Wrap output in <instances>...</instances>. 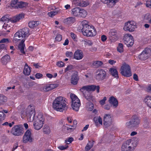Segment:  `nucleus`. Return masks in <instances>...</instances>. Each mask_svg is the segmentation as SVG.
I'll use <instances>...</instances> for the list:
<instances>
[{"label": "nucleus", "instance_id": "43", "mask_svg": "<svg viewBox=\"0 0 151 151\" xmlns=\"http://www.w3.org/2000/svg\"><path fill=\"white\" fill-rule=\"evenodd\" d=\"M5 117V114L2 111H0V121L4 120Z\"/></svg>", "mask_w": 151, "mask_h": 151}, {"label": "nucleus", "instance_id": "20", "mask_svg": "<svg viewBox=\"0 0 151 151\" xmlns=\"http://www.w3.org/2000/svg\"><path fill=\"white\" fill-rule=\"evenodd\" d=\"M24 17V15L23 14H20L17 15L10 19V21L14 23L19 21Z\"/></svg>", "mask_w": 151, "mask_h": 151}, {"label": "nucleus", "instance_id": "60", "mask_svg": "<svg viewBox=\"0 0 151 151\" xmlns=\"http://www.w3.org/2000/svg\"><path fill=\"white\" fill-rule=\"evenodd\" d=\"M101 40L103 42H104L106 41L107 39L106 36L104 35H103L101 36Z\"/></svg>", "mask_w": 151, "mask_h": 151}, {"label": "nucleus", "instance_id": "27", "mask_svg": "<svg viewBox=\"0 0 151 151\" xmlns=\"http://www.w3.org/2000/svg\"><path fill=\"white\" fill-rule=\"evenodd\" d=\"M143 21L145 23H151V14L149 13H147L145 14L143 19Z\"/></svg>", "mask_w": 151, "mask_h": 151}, {"label": "nucleus", "instance_id": "9", "mask_svg": "<svg viewBox=\"0 0 151 151\" xmlns=\"http://www.w3.org/2000/svg\"><path fill=\"white\" fill-rule=\"evenodd\" d=\"M24 133V129L22 125H16L12 127V133L15 136H20L22 135Z\"/></svg>", "mask_w": 151, "mask_h": 151}, {"label": "nucleus", "instance_id": "45", "mask_svg": "<svg viewBox=\"0 0 151 151\" xmlns=\"http://www.w3.org/2000/svg\"><path fill=\"white\" fill-rule=\"evenodd\" d=\"M70 97L71 99L72 103L74 102V100H76V98H78L73 93L70 94Z\"/></svg>", "mask_w": 151, "mask_h": 151}, {"label": "nucleus", "instance_id": "17", "mask_svg": "<svg viewBox=\"0 0 151 151\" xmlns=\"http://www.w3.org/2000/svg\"><path fill=\"white\" fill-rule=\"evenodd\" d=\"M58 84L56 83L47 84L42 87V90L44 91L47 92L57 87Z\"/></svg>", "mask_w": 151, "mask_h": 151}, {"label": "nucleus", "instance_id": "54", "mask_svg": "<svg viewBox=\"0 0 151 151\" xmlns=\"http://www.w3.org/2000/svg\"><path fill=\"white\" fill-rule=\"evenodd\" d=\"M10 19H9L6 16H4L1 18V21L3 22H9L10 21Z\"/></svg>", "mask_w": 151, "mask_h": 151}, {"label": "nucleus", "instance_id": "4", "mask_svg": "<svg viewBox=\"0 0 151 151\" xmlns=\"http://www.w3.org/2000/svg\"><path fill=\"white\" fill-rule=\"evenodd\" d=\"M82 24L83 27L81 30L83 35L87 37H92L96 35V31L94 27L89 24L87 21H83Z\"/></svg>", "mask_w": 151, "mask_h": 151}, {"label": "nucleus", "instance_id": "33", "mask_svg": "<svg viewBox=\"0 0 151 151\" xmlns=\"http://www.w3.org/2000/svg\"><path fill=\"white\" fill-rule=\"evenodd\" d=\"M75 102L72 103V107L73 110L78 111L79 109L80 106L81 105V103L77 102L75 104Z\"/></svg>", "mask_w": 151, "mask_h": 151}, {"label": "nucleus", "instance_id": "36", "mask_svg": "<svg viewBox=\"0 0 151 151\" xmlns=\"http://www.w3.org/2000/svg\"><path fill=\"white\" fill-rule=\"evenodd\" d=\"M93 104L92 102H88L87 103L86 108L87 110L91 111L93 110Z\"/></svg>", "mask_w": 151, "mask_h": 151}, {"label": "nucleus", "instance_id": "38", "mask_svg": "<svg viewBox=\"0 0 151 151\" xmlns=\"http://www.w3.org/2000/svg\"><path fill=\"white\" fill-rule=\"evenodd\" d=\"M75 21V18L73 17L68 18L64 20V22L68 24L73 23Z\"/></svg>", "mask_w": 151, "mask_h": 151}, {"label": "nucleus", "instance_id": "2", "mask_svg": "<svg viewBox=\"0 0 151 151\" xmlns=\"http://www.w3.org/2000/svg\"><path fill=\"white\" fill-rule=\"evenodd\" d=\"M22 114L23 116H27L29 117L30 122L35 120L39 122H42L43 123L45 120L44 116L42 113H39L35 118H34L35 112L33 109L32 108L31 106H29L25 112L22 113Z\"/></svg>", "mask_w": 151, "mask_h": 151}, {"label": "nucleus", "instance_id": "34", "mask_svg": "<svg viewBox=\"0 0 151 151\" xmlns=\"http://www.w3.org/2000/svg\"><path fill=\"white\" fill-rule=\"evenodd\" d=\"M93 141H89L85 147V150L88 151L93 147Z\"/></svg>", "mask_w": 151, "mask_h": 151}, {"label": "nucleus", "instance_id": "47", "mask_svg": "<svg viewBox=\"0 0 151 151\" xmlns=\"http://www.w3.org/2000/svg\"><path fill=\"white\" fill-rule=\"evenodd\" d=\"M43 131L45 134H49L50 132V128L49 127L47 126L43 129Z\"/></svg>", "mask_w": 151, "mask_h": 151}, {"label": "nucleus", "instance_id": "59", "mask_svg": "<svg viewBox=\"0 0 151 151\" xmlns=\"http://www.w3.org/2000/svg\"><path fill=\"white\" fill-rule=\"evenodd\" d=\"M9 42V40L7 39H3L0 41V43H4Z\"/></svg>", "mask_w": 151, "mask_h": 151}, {"label": "nucleus", "instance_id": "5", "mask_svg": "<svg viewBox=\"0 0 151 151\" xmlns=\"http://www.w3.org/2000/svg\"><path fill=\"white\" fill-rule=\"evenodd\" d=\"M137 143V140H134L133 139L128 140L123 144L122 150V151H132Z\"/></svg>", "mask_w": 151, "mask_h": 151}, {"label": "nucleus", "instance_id": "42", "mask_svg": "<svg viewBox=\"0 0 151 151\" xmlns=\"http://www.w3.org/2000/svg\"><path fill=\"white\" fill-rule=\"evenodd\" d=\"M117 50L118 52H122L123 51V44L122 43H119L117 48Z\"/></svg>", "mask_w": 151, "mask_h": 151}, {"label": "nucleus", "instance_id": "11", "mask_svg": "<svg viewBox=\"0 0 151 151\" xmlns=\"http://www.w3.org/2000/svg\"><path fill=\"white\" fill-rule=\"evenodd\" d=\"M106 76V71L103 69H99L96 70L95 78L98 81L104 79Z\"/></svg>", "mask_w": 151, "mask_h": 151}, {"label": "nucleus", "instance_id": "22", "mask_svg": "<svg viewBox=\"0 0 151 151\" xmlns=\"http://www.w3.org/2000/svg\"><path fill=\"white\" fill-rule=\"evenodd\" d=\"M83 57V53L81 50H78L75 52L74 58L75 59L80 60Z\"/></svg>", "mask_w": 151, "mask_h": 151}, {"label": "nucleus", "instance_id": "15", "mask_svg": "<svg viewBox=\"0 0 151 151\" xmlns=\"http://www.w3.org/2000/svg\"><path fill=\"white\" fill-rule=\"evenodd\" d=\"M33 138L32 133L29 130H27L25 133L23 137V141L24 143H26L32 141Z\"/></svg>", "mask_w": 151, "mask_h": 151}, {"label": "nucleus", "instance_id": "6", "mask_svg": "<svg viewBox=\"0 0 151 151\" xmlns=\"http://www.w3.org/2000/svg\"><path fill=\"white\" fill-rule=\"evenodd\" d=\"M141 122V118L137 115H133L129 121L126 123V126L128 127H138Z\"/></svg>", "mask_w": 151, "mask_h": 151}, {"label": "nucleus", "instance_id": "35", "mask_svg": "<svg viewBox=\"0 0 151 151\" xmlns=\"http://www.w3.org/2000/svg\"><path fill=\"white\" fill-rule=\"evenodd\" d=\"M111 74L115 77H118V73L116 69L114 68H111L110 70Z\"/></svg>", "mask_w": 151, "mask_h": 151}, {"label": "nucleus", "instance_id": "7", "mask_svg": "<svg viewBox=\"0 0 151 151\" xmlns=\"http://www.w3.org/2000/svg\"><path fill=\"white\" fill-rule=\"evenodd\" d=\"M120 73L122 76L129 77L132 76V72L130 66L125 63H123L120 69Z\"/></svg>", "mask_w": 151, "mask_h": 151}, {"label": "nucleus", "instance_id": "37", "mask_svg": "<svg viewBox=\"0 0 151 151\" xmlns=\"http://www.w3.org/2000/svg\"><path fill=\"white\" fill-rule=\"evenodd\" d=\"M87 15V12L84 9H81L79 12V17H85Z\"/></svg>", "mask_w": 151, "mask_h": 151}, {"label": "nucleus", "instance_id": "44", "mask_svg": "<svg viewBox=\"0 0 151 151\" xmlns=\"http://www.w3.org/2000/svg\"><path fill=\"white\" fill-rule=\"evenodd\" d=\"M73 140V137H69L65 140V143L68 145L71 143Z\"/></svg>", "mask_w": 151, "mask_h": 151}, {"label": "nucleus", "instance_id": "50", "mask_svg": "<svg viewBox=\"0 0 151 151\" xmlns=\"http://www.w3.org/2000/svg\"><path fill=\"white\" fill-rule=\"evenodd\" d=\"M57 13V12L55 11H53L49 12L48 13V16L50 17H52L55 15Z\"/></svg>", "mask_w": 151, "mask_h": 151}, {"label": "nucleus", "instance_id": "52", "mask_svg": "<svg viewBox=\"0 0 151 151\" xmlns=\"http://www.w3.org/2000/svg\"><path fill=\"white\" fill-rule=\"evenodd\" d=\"M84 95L85 98L88 101L92 99V96L89 93L87 96H86V94H84Z\"/></svg>", "mask_w": 151, "mask_h": 151}, {"label": "nucleus", "instance_id": "53", "mask_svg": "<svg viewBox=\"0 0 151 151\" xmlns=\"http://www.w3.org/2000/svg\"><path fill=\"white\" fill-rule=\"evenodd\" d=\"M107 100V98L106 97H104L103 99L100 101V103L101 105H103L105 104V101Z\"/></svg>", "mask_w": 151, "mask_h": 151}, {"label": "nucleus", "instance_id": "19", "mask_svg": "<svg viewBox=\"0 0 151 151\" xmlns=\"http://www.w3.org/2000/svg\"><path fill=\"white\" fill-rule=\"evenodd\" d=\"M102 2L107 4L109 7H112L118 2V0H101Z\"/></svg>", "mask_w": 151, "mask_h": 151}, {"label": "nucleus", "instance_id": "61", "mask_svg": "<svg viewBox=\"0 0 151 151\" xmlns=\"http://www.w3.org/2000/svg\"><path fill=\"white\" fill-rule=\"evenodd\" d=\"M71 35L72 38L74 40H76L77 38L76 35L73 33H71Z\"/></svg>", "mask_w": 151, "mask_h": 151}, {"label": "nucleus", "instance_id": "57", "mask_svg": "<svg viewBox=\"0 0 151 151\" xmlns=\"http://www.w3.org/2000/svg\"><path fill=\"white\" fill-rule=\"evenodd\" d=\"M73 68V67L72 65H68L65 70V72H66L67 71L72 69Z\"/></svg>", "mask_w": 151, "mask_h": 151}, {"label": "nucleus", "instance_id": "41", "mask_svg": "<svg viewBox=\"0 0 151 151\" xmlns=\"http://www.w3.org/2000/svg\"><path fill=\"white\" fill-rule=\"evenodd\" d=\"M73 126H70L67 124H66L65 125H64L63 126V128L64 129V131L68 130V131L69 130L73 129L72 127H73Z\"/></svg>", "mask_w": 151, "mask_h": 151}, {"label": "nucleus", "instance_id": "28", "mask_svg": "<svg viewBox=\"0 0 151 151\" xmlns=\"http://www.w3.org/2000/svg\"><path fill=\"white\" fill-rule=\"evenodd\" d=\"M94 121L95 124L97 127L99 126V124L102 125V119L100 116H96L94 118Z\"/></svg>", "mask_w": 151, "mask_h": 151}, {"label": "nucleus", "instance_id": "63", "mask_svg": "<svg viewBox=\"0 0 151 151\" xmlns=\"http://www.w3.org/2000/svg\"><path fill=\"white\" fill-rule=\"evenodd\" d=\"M6 46L4 44H1L0 45V50L5 49Z\"/></svg>", "mask_w": 151, "mask_h": 151}, {"label": "nucleus", "instance_id": "25", "mask_svg": "<svg viewBox=\"0 0 151 151\" xmlns=\"http://www.w3.org/2000/svg\"><path fill=\"white\" fill-rule=\"evenodd\" d=\"M10 57L9 55H6L4 56L1 59V61L2 63L4 65L6 64L7 63L10 61Z\"/></svg>", "mask_w": 151, "mask_h": 151}, {"label": "nucleus", "instance_id": "31", "mask_svg": "<svg viewBox=\"0 0 151 151\" xmlns=\"http://www.w3.org/2000/svg\"><path fill=\"white\" fill-rule=\"evenodd\" d=\"M144 101L149 107L151 108V96H147L144 99Z\"/></svg>", "mask_w": 151, "mask_h": 151}, {"label": "nucleus", "instance_id": "51", "mask_svg": "<svg viewBox=\"0 0 151 151\" xmlns=\"http://www.w3.org/2000/svg\"><path fill=\"white\" fill-rule=\"evenodd\" d=\"M62 39V36L60 35L59 34L56 35L55 40L58 42L60 41Z\"/></svg>", "mask_w": 151, "mask_h": 151}, {"label": "nucleus", "instance_id": "14", "mask_svg": "<svg viewBox=\"0 0 151 151\" xmlns=\"http://www.w3.org/2000/svg\"><path fill=\"white\" fill-rule=\"evenodd\" d=\"M100 87L99 86H96L94 85L84 86L80 89L81 91L86 90L87 91H94L96 90L97 93L99 92Z\"/></svg>", "mask_w": 151, "mask_h": 151}, {"label": "nucleus", "instance_id": "12", "mask_svg": "<svg viewBox=\"0 0 151 151\" xmlns=\"http://www.w3.org/2000/svg\"><path fill=\"white\" fill-rule=\"evenodd\" d=\"M124 40V43L128 47L131 46L133 44L134 40L133 37L129 34H127L125 35Z\"/></svg>", "mask_w": 151, "mask_h": 151}, {"label": "nucleus", "instance_id": "46", "mask_svg": "<svg viewBox=\"0 0 151 151\" xmlns=\"http://www.w3.org/2000/svg\"><path fill=\"white\" fill-rule=\"evenodd\" d=\"M83 41L84 42V44L86 45L91 46L93 44V42L91 40H83Z\"/></svg>", "mask_w": 151, "mask_h": 151}, {"label": "nucleus", "instance_id": "23", "mask_svg": "<svg viewBox=\"0 0 151 151\" xmlns=\"http://www.w3.org/2000/svg\"><path fill=\"white\" fill-rule=\"evenodd\" d=\"M109 101V103L113 107H116L118 106V101L114 97H110Z\"/></svg>", "mask_w": 151, "mask_h": 151}, {"label": "nucleus", "instance_id": "29", "mask_svg": "<svg viewBox=\"0 0 151 151\" xmlns=\"http://www.w3.org/2000/svg\"><path fill=\"white\" fill-rule=\"evenodd\" d=\"M80 8L78 7H76L72 9L71 13L74 16L78 17Z\"/></svg>", "mask_w": 151, "mask_h": 151}, {"label": "nucleus", "instance_id": "58", "mask_svg": "<svg viewBox=\"0 0 151 151\" xmlns=\"http://www.w3.org/2000/svg\"><path fill=\"white\" fill-rule=\"evenodd\" d=\"M65 55L67 57H71L73 55V53L71 52L67 51L66 52Z\"/></svg>", "mask_w": 151, "mask_h": 151}, {"label": "nucleus", "instance_id": "62", "mask_svg": "<svg viewBox=\"0 0 151 151\" xmlns=\"http://www.w3.org/2000/svg\"><path fill=\"white\" fill-rule=\"evenodd\" d=\"M35 76L36 78L39 79L42 76V75L41 73H37L35 75Z\"/></svg>", "mask_w": 151, "mask_h": 151}, {"label": "nucleus", "instance_id": "48", "mask_svg": "<svg viewBox=\"0 0 151 151\" xmlns=\"http://www.w3.org/2000/svg\"><path fill=\"white\" fill-rule=\"evenodd\" d=\"M68 147V146L67 145H65V146H60L58 147V148L61 150H64L66 149Z\"/></svg>", "mask_w": 151, "mask_h": 151}, {"label": "nucleus", "instance_id": "10", "mask_svg": "<svg viewBox=\"0 0 151 151\" xmlns=\"http://www.w3.org/2000/svg\"><path fill=\"white\" fill-rule=\"evenodd\" d=\"M151 56V49L149 48H145L139 54L138 57L141 60H145Z\"/></svg>", "mask_w": 151, "mask_h": 151}, {"label": "nucleus", "instance_id": "21", "mask_svg": "<svg viewBox=\"0 0 151 151\" xmlns=\"http://www.w3.org/2000/svg\"><path fill=\"white\" fill-rule=\"evenodd\" d=\"M75 4L77 6H86L89 4L88 1L83 0H77L75 1Z\"/></svg>", "mask_w": 151, "mask_h": 151}, {"label": "nucleus", "instance_id": "55", "mask_svg": "<svg viewBox=\"0 0 151 151\" xmlns=\"http://www.w3.org/2000/svg\"><path fill=\"white\" fill-rule=\"evenodd\" d=\"M57 65L59 67H63L64 65V63L62 61H59L56 63Z\"/></svg>", "mask_w": 151, "mask_h": 151}, {"label": "nucleus", "instance_id": "40", "mask_svg": "<svg viewBox=\"0 0 151 151\" xmlns=\"http://www.w3.org/2000/svg\"><path fill=\"white\" fill-rule=\"evenodd\" d=\"M103 64L102 62L99 61H95L93 63V65L96 67H99Z\"/></svg>", "mask_w": 151, "mask_h": 151}, {"label": "nucleus", "instance_id": "56", "mask_svg": "<svg viewBox=\"0 0 151 151\" xmlns=\"http://www.w3.org/2000/svg\"><path fill=\"white\" fill-rule=\"evenodd\" d=\"M147 7L151 8V0H147L146 3Z\"/></svg>", "mask_w": 151, "mask_h": 151}, {"label": "nucleus", "instance_id": "16", "mask_svg": "<svg viewBox=\"0 0 151 151\" xmlns=\"http://www.w3.org/2000/svg\"><path fill=\"white\" fill-rule=\"evenodd\" d=\"M118 32V31L115 29L110 30L109 35L110 36V39L112 42L115 41L118 39V37L117 35Z\"/></svg>", "mask_w": 151, "mask_h": 151}, {"label": "nucleus", "instance_id": "64", "mask_svg": "<svg viewBox=\"0 0 151 151\" xmlns=\"http://www.w3.org/2000/svg\"><path fill=\"white\" fill-rule=\"evenodd\" d=\"M116 62V61L114 60H110L108 61V63L111 65L114 64Z\"/></svg>", "mask_w": 151, "mask_h": 151}, {"label": "nucleus", "instance_id": "3", "mask_svg": "<svg viewBox=\"0 0 151 151\" xmlns=\"http://www.w3.org/2000/svg\"><path fill=\"white\" fill-rule=\"evenodd\" d=\"M65 99L61 96L55 99L52 103L54 109L57 111L63 112L67 109V106L66 103Z\"/></svg>", "mask_w": 151, "mask_h": 151}, {"label": "nucleus", "instance_id": "39", "mask_svg": "<svg viewBox=\"0 0 151 151\" xmlns=\"http://www.w3.org/2000/svg\"><path fill=\"white\" fill-rule=\"evenodd\" d=\"M7 101V98L5 96L0 94V106L4 104Z\"/></svg>", "mask_w": 151, "mask_h": 151}, {"label": "nucleus", "instance_id": "26", "mask_svg": "<svg viewBox=\"0 0 151 151\" xmlns=\"http://www.w3.org/2000/svg\"><path fill=\"white\" fill-rule=\"evenodd\" d=\"M78 78L77 74L73 75L71 79V83L73 85H76L78 82Z\"/></svg>", "mask_w": 151, "mask_h": 151}, {"label": "nucleus", "instance_id": "24", "mask_svg": "<svg viewBox=\"0 0 151 151\" xmlns=\"http://www.w3.org/2000/svg\"><path fill=\"white\" fill-rule=\"evenodd\" d=\"M33 126L34 128L37 130L40 129L42 127L44 123L42 122H39L37 121L34 120Z\"/></svg>", "mask_w": 151, "mask_h": 151}, {"label": "nucleus", "instance_id": "1", "mask_svg": "<svg viewBox=\"0 0 151 151\" xmlns=\"http://www.w3.org/2000/svg\"><path fill=\"white\" fill-rule=\"evenodd\" d=\"M29 32L28 28H24L17 32L14 35V40L15 41L22 40L21 43L18 45V48L21 52L24 54L25 53L24 51L25 44L24 42L25 40V38L29 35Z\"/></svg>", "mask_w": 151, "mask_h": 151}, {"label": "nucleus", "instance_id": "30", "mask_svg": "<svg viewBox=\"0 0 151 151\" xmlns=\"http://www.w3.org/2000/svg\"><path fill=\"white\" fill-rule=\"evenodd\" d=\"M31 71V68L26 63L24 66V73L26 75H29Z\"/></svg>", "mask_w": 151, "mask_h": 151}, {"label": "nucleus", "instance_id": "18", "mask_svg": "<svg viewBox=\"0 0 151 151\" xmlns=\"http://www.w3.org/2000/svg\"><path fill=\"white\" fill-rule=\"evenodd\" d=\"M104 124L106 127H107L112 124V120L110 115L106 114L104 118Z\"/></svg>", "mask_w": 151, "mask_h": 151}, {"label": "nucleus", "instance_id": "13", "mask_svg": "<svg viewBox=\"0 0 151 151\" xmlns=\"http://www.w3.org/2000/svg\"><path fill=\"white\" fill-rule=\"evenodd\" d=\"M27 6V4L25 3L15 1H12L10 4V6L15 9L22 8L26 7Z\"/></svg>", "mask_w": 151, "mask_h": 151}, {"label": "nucleus", "instance_id": "8", "mask_svg": "<svg viewBox=\"0 0 151 151\" xmlns=\"http://www.w3.org/2000/svg\"><path fill=\"white\" fill-rule=\"evenodd\" d=\"M136 28V23L135 21H129L125 23L124 29L125 31L132 32Z\"/></svg>", "mask_w": 151, "mask_h": 151}, {"label": "nucleus", "instance_id": "32", "mask_svg": "<svg viewBox=\"0 0 151 151\" xmlns=\"http://www.w3.org/2000/svg\"><path fill=\"white\" fill-rule=\"evenodd\" d=\"M39 24V22L38 21H31L29 23V26L30 28H34L37 26Z\"/></svg>", "mask_w": 151, "mask_h": 151}, {"label": "nucleus", "instance_id": "49", "mask_svg": "<svg viewBox=\"0 0 151 151\" xmlns=\"http://www.w3.org/2000/svg\"><path fill=\"white\" fill-rule=\"evenodd\" d=\"M10 27V26L8 24L4 23V25L3 26V28L4 29H7V32H9V28Z\"/></svg>", "mask_w": 151, "mask_h": 151}]
</instances>
